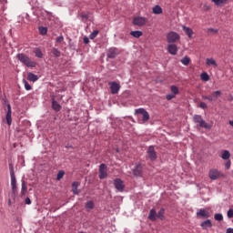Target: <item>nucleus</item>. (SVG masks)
I'll list each match as a JSON object with an SVG mask.
<instances>
[{"label":"nucleus","mask_w":233,"mask_h":233,"mask_svg":"<svg viewBox=\"0 0 233 233\" xmlns=\"http://www.w3.org/2000/svg\"><path fill=\"white\" fill-rule=\"evenodd\" d=\"M9 170L11 177L12 198L15 199L17 196V179L15 178V172L14 171V164L9 163Z\"/></svg>","instance_id":"1"},{"label":"nucleus","mask_w":233,"mask_h":233,"mask_svg":"<svg viewBox=\"0 0 233 233\" xmlns=\"http://www.w3.org/2000/svg\"><path fill=\"white\" fill-rule=\"evenodd\" d=\"M16 58L18 59V61H20V63H23V65H25V66H29L32 68L35 66V62L31 61L30 57H28V56H26L25 54H18L16 55Z\"/></svg>","instance_id":"2"},{"label":"nucleus","mask_w":233,"mask_h":233,"mask_svg":"<svg viewBox=\"0 0 233 233\" xmlns=\"http://www.w3.org/2000/svg\"><path fill=\"white\" fill-rule=\"evenodd\" d=\"M132 173L135 177H143V165H141L139 162H137L135 167L132 168Z\"/></svg>","instance_id":"3"},{"label":"nucleus","mask_w":233,"mask_h":233,"mask_svg":"<svg viewBox=\"0 0 233 233\" xmlns=\"http://www.w3.org/2000/svg\"><path fill=\"white\" fill-rule=\"evenodd\" d=\"M148 23V19L144 16H136L133 18V25L135 26H145Z\"/></svg>","instance_id":"4"},{"label":"nucleus","mask_w":233,"mask_h":233,"mask_svg":"<svg viewBox=\"0 0 233 233\" xmlns=\"http://www.w3.org/2000/svg\"><path fill=\"white\" fill-rule=\"evenodd\" d=\"M179 39H181V36H179V34L174 31L169 32L167 35V43H176L177 41H179Z\"/></svg>","instance_id":"5"},{"label":"nucleus","mask_w":233,"mask_h":233,"mask_svg":"<svg viewBox=\"0 0 233 233\" xmlns=\"http://www.w3.org/2000/svg\"><path fill=\"white\" fill-rule=\"evenodd\" d=\"M136 115L142 116L143 123H147L150 119V115L145 110V108H138L135 110Z\"/></svg>","instance_id":"6"},{"label":"nucleus","mask_w":233,"mask_h":233,"mask_svg":"<svg viewBox=\"0 0 233 233\" xmlns=\"http://www.w3.org/2000/svg\"><path fill=\"white\" fill-rule=\"evenodd\" d=\"M208 176L210 179H213V180L219 179V177H225V175H223V173H221L218 169H211L208 173Z\"/></svg>","instance_id":"7"},{"label":"nucleus","mask_w":233,"mask_h":233,"mask_svg":"<svg viewBox=\"0 0 233 233\" xmlns=\"http://www.w3.org/2000/svg\"><path fill=\"white\" fill-rule=\"evenodd\" d=\"M119 56V51L116 47H111L106 52L107 59H116Z\"/></svg>","instance_id":"8"},{"label":"nucleus","mask_w":233,"mask_h":233,"mask_svg":"<svg viewBox=\"0 0 233 233\" xmlns=\"http://www.w3.org/2000/svg\"><path fill=\"white\" fill-rule=\"evenodd\" d=\"M147 154L151 161H156V159H157V153L156 152L154 146H149Z\"/></svg>","instance_id":"9"},{"label":"nucleus","mask_w":233,"mask_h":233,"mask_svg":"<svg viewBox=\"0 0 233 233\" xmlns=\"http://www.w3.org/2000/svg\"><path fill=\"white\" fill-rule=\"evenodd\" d=\"M114 186L115 188L118 190V192H123V190H125V183L123 182V180H121V178L115 179Z\"/></svg>","instance_id":"10"},{"label":"nucleus","mask_w":233,"mask_h":233,"mask_svg":"<svg viewBox=\"0 0 233 233\" xmlns=\"http://www.w3.org/2000/svg\"><path fill=\"white\" fill-rule=\"evenodd\" d=\"M108 177V173L106 172V166L105 164H101L99 166V179H106Z\"/></svg>","instance_id":"11"},{"label":"nucleus","mask_w":233,"mask_h":233,"mask_svg":"<svg viewBox=\"0 0 233 233\" xmlns=\"http://www.w3.org/2000/svg\"><path fill=\"white\" fill-rule=\"evenodd\" d=\"M194 123L198 124V127H200L201 128H205V120L201 117L199 115H195L193 116Z\"/></svg>","instance_id":"12"},{"label":"nucleus","mask_w":233,"mask_h":233,"mask_svg":"<svg viewBox=\"0 0 233 233\" xmlns=\"http://www.w3.org/2000/svg\"><path fill=\"white\" fill-rule=\"evenodd\" d=\"M6 124L10 127L12 125V106L10 104L7 105V112L5 116Z\"/></svg>","instance_id":"13"},{"label":"nucleus","mask_w":233,"mask_h":233,"mask_svg":"<svg viewBox=\"0 0 233 233\" xmlns=\"http://www.w3.org/2000/svg\"><path fill=\"white\" fill-rule=\"evenodd\" d=\"M111 94H117L119 92V89L121 88V86L117 84V82H109Z\"/></svg>","instance_id":"14"},{"label":"nucleus","mask_w":233,"mask_h":233,"mask_svg":"<svg viewBox=\"0 0 233 233\" xmlns=\"http://www.w3.org/2000/svg\"><path fill=\"white\" fill-rule=\"evenodd\" d=\"M167 50L171 56H176L177 54V46L176 44H170L167 46Z\"/></svg>","instance_id":"15"},{"label":"nucleus","mask_w":233,"mask_h":233,"mask_svg":"<svg viewBox=\"0 0 233 233\" xmlns=\"http://www.w3.org/2000/svg\"><path fill=\"white\" fill-rule=\"evenodd\" d=\"M147 218L150 221H156L157 219V212L156 211V208L150 209Z\"/></svg>","instance_id":"16"},{"label":"nucleus","mask_w":233,"mask_h":233,"mask_svg":"<svg viewBox=\"0 0 233 233\" xmlns=\"http://www.w3.org/2000/svg\"><path fill=\"white\" fill-rule=\"evenodd\" d=\"M207 66H212L213 68H218V62L214 58H207L206 59Z\"/></svg>","instance_id":"17"},{"label":"nucleus","mask_w":233,"mask_h":233,"mask_svg":"<svg viewBox=\"0 0 233 233\" xmlns=\"http://www.w3.org/2000/svg\"><path fill=\"white\" fill-rule=\"evenodd\" d=\"M52 108L55 112H59L61 110V105L55 98H52Z\"/></svg>","instance_id":"18"},{"label":"nucleus","mask_w":233,"mask_h":233,"mask_svg":"<svg viewBox=\"0 0 233 233\" xmlns=\"http://www.w3.org/2000/svg\"><path fill=\"white\" fill-rule=\"evenodd\" d=\"M79 185V182H73L72 184V192L75 196H79V190L77 189Z\"/></svg>","instance_id":"19"},{"label":"nucleus","mask_w":233,"mask_h":233,"mask_svg":"<svg viewBox=\"0 0 233 233\" xmlns=\"http://www.w3.org/2000/svg\"><path fill=\"white\" fill-rule=\"evenodd\" d=\"M39 79V76L34 73H28L27 74V80L32 81L33 83H35Z\"/></svg>","instance_id":"20"},{"label":"nucleus","mask_w":233,"mask_h":233,"mask_svg":"<svg viewBox=\"0 0 233 233\" xmlns=\"http://www.w3.org/2000/svg\"><path fill=\"white\" fill-rule=\"evenodd\" d=\"M220 157H221L222 159H224V161L229 160V159H230V151H228V150H223V151H222V154H221V156H220Z\"/></svg>","instance_id":"21"},{"label":"nucleus","mask_w":233,"mask_h":233,"mask_svg":"<svg viewBox=\"0 0 233 233\" xmlns=\"http://www.w3.org/2000/svg\"><path fill=\"white\" fill-rule=\"evenodd\" d=\"M182 29L185 32V34H187V35H188V37H192V35H194V31L192 30V28L183 25Z\"/></svg>","instance_id":"22"},{"label":"nucleus","mask_w":233,"mask_h":233,"mask_svg":"<svg viewBox=\"0 0 233 233\" xmlns=\"http://www.w3.org/2000/svg\"><path fill=\"white\" fill-rule=\"evenodd\" d=\"M157 218L161 221H165V208H161L157 213Z\"/></svg>","instance_id":"23"},{"label":"nucleus","mask_w":233,"mask_h":233,"mask_svg":"<svg viewBox=\"0 0 233 233\" xmlns=\"http://www.w3.org/2000/svg\"><path fill=\"white\" fill-rule=\"evenodd\" d=\"M221 96V91H215L209 97H208V99H209L210 101H216V99H218V97H219Z\"/></svg>","instance_id":"24"},{"label":"nucleus","mask_w":233,"mask_h":233,"mask_svg":"<svg viewBox=\"0 0 233 233\" xmlns=\"http://www.w3.org/2000/svg\"><path fill=\"white\" fill-rule=\"evenodd\" d=\"M28 187H26V181H25V179H22L21 196H25Z\"/></svg>","instance_id":"25"},{"label":"nucleus","mask_w":233,"mask_h":233,"mask_svg":"<svg viewBox=\"0 0 233 233\" xmlns=\"http://www.w3.org/2000/svg\"><path fill=\"white\" fill-rule=\"evenodd\" d=\"M153 14L156 15H159V14H163V8H161V5H155L153 7Z\"/></svg>","instance_id":"26"},{"label":"nucleus","mask_w":233,"mask_h":233,"mask_svg":"<svg viewBox=\"0 0 233 233\" xmlns=\"http://www.w3.org/2000/svg\"><path fill=\"white\" fill-rule=\"evenodd\" d=\"M212 3L216 5V6H223V5H227L228 0H211Z\"/></svg>","instance_id":"27"},{"label":"nucleus","mask_w":233,"mask_h":233,"mask_svg":"<svg viewBox=\"0 0 233 233\" xmlns=\"http://www.w3.org/2000/svg\"><path fill=\"white\" fill-rule=\"evenodd\" d=\"M130 35H133V37H136L137 39H138V37H141V35H143V32H141V31H131Z\"/></svg>","instance_id":"28"},{"label":"nucleus","mask_w":233,"mask_h":233,"mask_svg":"<svg viewBox=\"0 0 233 233\" xmlns=\"http://www.w3.org/2000/svg\"><path fill=\"white\" fill-rule=\"evenodd\" d=\"M52 54L54 56V57H61V51H59V49L54 47L52 49Z\"/></svg>","instance_id":"29"},{"label":"nucleus","mask_w":233,"mask_h":233,"mask_svg":"<svg viewBox=\"0 0 233 233\" xmlns=\"http://www.w3.org/2000/svg\"><path fill=\"white\" fill-rule=\"evenodd\" d=\"M180 61H181L182 65H185V66H187L190 64V57L185 56Z\"/></svg>","instance_id":"30"},{"label":"nucleus","mask_w":233,"mask_h":233,"mask_svg":"<svg viewBox=\"0 0 233 233\" xmlns=\"http://www.w3.org/2000/svg\"><path fill=\"white\" fill-rule=\"evenodd\" d=\"M41 35H46V34L48 33V28L45 27V26H40L38 28Z\"/></svg>","instance_id":"31"},{"label":"nucleus","mask_w":233,"mask_h":233,"mask_svg":"<svg viewBox=\"0 0 233 233\" xmlns=\"http://www.w3.org/2000/svg\"><path fill=\"white\" fill-rule=\"evenodd\" d=\"M170 90L175 96H177V94H179V88H177V86H171Z\"/></svg>","instance_id":"32"},{"label":"nucleus","mask_w":233,"mask_h":233,"mask_svg":"<svg viewBox=\"0 0 233 233\" xmlns=\"http://www.w3.org/2000/svg\"><path fill=\"white\" fill-rule=\"evenodd\" d=\"M35 57H38L39 59L43 57V52L39 48L35 49Z\"/></svg>","instance_id":"33"},{"label":"nucleus","mask_w":233,"mask_h":233,"mask_svg":"<svg viewBox=\"0 0 233 233\" xmlns=\"http://www.w3.org/2000/svg\"><path fill=\"white\" fill-rule=\"evenodd\" d=\"M64 176H65V172L63 170L58 171L57 176H56V180L61 181V179H63Z\"/></svg>","instance_id":"34"},{"label":"nucleus","mask_w":233,"mask_h":233,"mask_svg":"<svg viewBox=\"0 0 233 233\" xmlns=\"http://www.w3.org/2000/svg\"><path fill=\"white\" fill-rule=\"evenodd\" d=\"M80 17L82 18V21H88V17H90V16L88 15V14L82 12L80 14Z\"/></svg>","instance_id":"35"},{"label":"nucleus","mask_w":233,"mask_h":233,"mask_svg":"<svg viewBox=\"0 0 233 233\" xmlns=\"http://www.w3.org/2000/svg\"><path fill=\"white\" fill-rule=\"evenodd\" d=\"M99 34L98 30H95L93 31L90 35H89V39H96V37H97V35Z\"/></svg>","instance_id":"36"},{"label":"nucleus","mask_w":233,"mask_h":233,"mask_svg":"<svg viewBox=\"0 0 233 233\" xmlns=\"http://www.w3.org/2000/svg\"><path fill=\"white\" fill-rule=\"evenodd\" d=\"M197 218H205V209H200V210L197 213Z\"/></svg>","instance_id":"37"},{"label":"nucleus","mask_w":233,"mask_h":233,"mask_svg":"<svg viewBox=\"0 0 233 233\" xmlns=\"http://www.w3.org/2000/svg\"><path fill=\"white\" fill-rule=\"evenodd\" d=\"M232 165V161L229 160H226V163H225V169L226 170H230V167Z\"/></svg>","instance_id":"38"},{"label":"nucleus","mask_w":233,"mask_h":233,"mask_svg":"<svg viewBox=\"0 0 233 233\" xmlns=\"http://www.w3.org/2000/svg\"><path fill=\"white\" fill-rule=\"evenodd\" d=\"M216 221H223V215L221 213L215 214Z\"/></svg>","instance_id":"39"},{"label":"nucleus","mask_w":233,"mask_h":233,"mask_svg":"<svg viewBox=\"0 0 233 233\" xmlns=\"http://www.w3.org/2000/svg\"><path fill=\"white\" fill-rule=\"evenodd\" d=\"M23 83L25 85V90H32V86H30V84H28V82L26 80L24 79Z\"/></svg>","instance_id":"40"},{"label":"nucleus","mask_w":233,"mask_h":233,"mask_svg":"<svg viewBox=\"0 0 233 233\" xmlns=\"http://www.w3.org/2000/svg\"><path fill=\"white\" fill-rule=\"evenodd\" d=\"M86 208H89L90 210H92V208H94V202L88 201V202L86 204Z\"/></svg>","instance_id":"41"},{"label":"nucleus","mask_w":233,"mask_h":233,"mask_svg":"<svg viewBox=\"0 0 233 233\" xmlns=\"http://www.w3.org/2000/svg\"><path fill=\"white\" fill-rule=\"evenodd\" d=\"M174 97H176V95H174V93H171L167 95L166 99H167V101H170L171 99H174Z\"/></svg>","instance_id":"42"},{"label":"nucleus","mask_w":233,"mask_h":233,"mask_svg":"<svg viewBox=\"0 0 233 233\" xmlns=\"http://www.w3.org/2000/svg\"><path fill=\"white\" fill-rule=\"evenodd\" d=\"M205 227H208V228H212V222L210 219L205 221Z\"/></svg>","instance_id":"43"},{"label":"nucleus","mask_w":233,"mask_h":233,"mask_svg":"<svg viewBox=\"0 0 233 233\" xmlns=\"http://www.w3.org/2000/svg\"><path fill=\"white\" fill-rule=\"evenodd\" d=\"M228 218L229 219H232V218H233V209H229V210L228 211Z\"/></svg>","instance_id":"44"},{"label":"nucleus","mask_w":233,"mask_h":233,"mask_svg":"<svg viewBox=\"0 0 233 233\" xmlns=\"http://www.w3.org/2000/svg\"><path fill=\"white\" fill-rule=\"evenodd\" d=\"M208 34H218V29L210 28L208 30Z\"/></svg>","instance_id":"45"},{"label":"nucleus","mask_w":233,"mask_h":233,"mask_svg":"<svg viewBox=\"0 0 233 233\" xmlns=\"http://www.w3.org/2000/svg\"><path fill=\"white\" fill-rule=\"evenodd\" d=\"M64 40L65 38L63 37V35H60L56 38V43H63Z\"/></svg>","instance_id":"46"},{"label":"nucleus","mask_w":233,"mask_h":233,"mask_svg":"<svg viewBox=\"0 0 233 233\" xmlns=\"http://www.w3.org/2000/svg\"><path fill=\"white\" fill-rule=\"evenodd\" d=\"M25 205H32V200H30V198H25Z\"/></svg>","instance_id":"47"},{"label":"nucleus","mask_w":233,"mask_h":233,"mask_svg":"<svg viewBox=\"0 0 233 233\" xmlns=\"http://www.w3.org/2000/svg\"><path fill=\"white\" fill-rule=\"evenodd\" d=\"M84 43L85 45H88V43H90V40L88 39V37L86 36L84 37Z\"/></svg>","instance_id":"48"},{"label":"nucleus","mask_w":233,"mask_h":233,"mask_svg":"<svg viewBox=\"0 0 233 233\" xmlns=\"http://www.w3.org/2000/svg\"><path fill=\"white\" fill-rule=\"evenodd\" d=\"M210 80V76L205 73V81H209Z\"/></svg>","instance_id":"49"},{"label":"nucleus","mask_w":233,"mask_h":233,"mask_svg":"<svg viewBox=\"0 0 233 233\" xmlns=\"http://www.w3.org/2000/svg\"><path fill=\"white\" fill-rule=\"evenodd\" d=\"M200 78L205 81V71H203L200 75Z\"/></svg>","instance_id":"50"},{"label":"nucleus","mask_w":233,"mask_h":233,"mask_svg":"<svg viewBox=\"0 0 233 233\" xmlns=\"http://www.w3.org/2000/svg\"><path fill=\"white\" fill-rule=\"evenodd\" d=\"M226 233H233V228H228L226 230Z\"/></svg>","instance_id":"51"},{"label":"nucleus","mask_w":233,"mask_h":233,"mask_svg":"<svg viewBox=\"0 0 233 233\" xmlns=\"http://www.w3.org/2000/svg\"><path fill=\"white\" fill-rule=\"evenodd\" d=\"M200 108L205 109V103H204V102H201V103H200Z\"/></svg>","instance_id":"52"},{"label":"nucleus","mask_w":233,"mask_h":233,"mask_svg":"<svg viewBox=\"0 0 233 233\" xmlns=\"http://www.w3.org/2000/svg\"><path fill=\"white\" fill-rule=\"evenodd\" d=\"M8 205H9V207L12 206V199H10V198L8 199Z\"/></svg>","instance_id":"53"},{"label":"nucleus","mask_w":233,"mask_h":233,"mask_svg":"<svg viewBox=\"0 0 233 233\" xmlns=\"http://www.w3.org/2000/svg\"><path fill=\"white\" fill-rule=\"evenodd\" d=\"M230 127H233V120H229Z\"/></svg>","instance_id":"54"},{"label":"nucleus","mask_w":233,"mask_h":233,"mask_svg":"<svg viewBox=\"0 0 233 233\" xmlns=\"http://www.w3.org/2000/svg\"><path fill=\"white\" fill-rule=\"evenodd\" d=\"M46 14H47V15H52V13L46 11Z\"/></svg>","instance_id":"55"},{"label":"nucleus","mask_w":233,"mask_h":233,"mask_svg":"<svg viewBox=\"0 0 233 233\" xmlns=\"http://www.w3.org/2000/svg\"><path fill=\"white\" fill-rule=\"evenodd\" d=\"M201 227H202V228L205 227V221H203V222L201 223Z\"/></svg>","instance_id":"56"},{"label":"nucleus","mask_w":233,"mask_h":233,"mask_svg":"<svg viewBox=\"0 0 233 233\" xmlns=\"http://www.w3.org/2000/svg\"><path fill=\"white\" fill-rule=\"evenodd\" d=\"M229 101H233V96H229Z\"/></svg>","instance_id":"57"}]
</instances>
